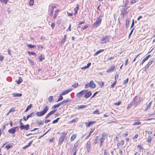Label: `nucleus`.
<instances>
[{"label": "nucleus", "mask_w": 155, "mask_h": 155, "mask_svg": "<svg viewBox=\"0 0 155 155\" xmlns=\"http://www.w3.org/2000/svg\"><path fill=\"white\" fill-rule=\"evenodd\" d=\"M91 95V91H88L87 92H86V93L84 94V97L87 98L89 97Z\"/></svg>", "instance_id": "nucleus-13"}, {"label": "nucleus", "mask_w": 155, "mask_h": 155, "mask_svg": "<svg viewBox=\"0 0 155 155\" xmlns=\"http://www.w3.org/2000/svg\"><path fill=\"white\" fill-rule=\"evenodd\" d=\"M15 111V110L14 108H11L9 110V112H14Z\"/></svg>", "instance_id": "nucleus-59"}, {"label": "nucleus", "mask_w": 155, "mask_h": 155, "mask_svg": "<svg viewBox=\"0 0 155 155\" xmlns=\"http://www.w3.org/2000/svg\"><path fill=\"white\" fill-rule=\"evenodd\" d=\"M101 19L100 18V17H99L96 19V21L94 24V26H97L101 22Z\"/></svg>", "instance_id": "nucleus-5"}, {"label": "nucleus", "mask_w": 155, "mask_h": 155, "mask_svg": "<svg viewBox=\"0 0 155 155\" xmlns=\"http://www.w3.org/2000/svg\"><path fill=\"white\" fill-rule=\"evenodd\" d=\"M64 140V139L60 137L58 140L59 144L60 145H61V144L63 142Z\"/></svg>", "instance_id": "nucleus-23"}, {"label": "nucleus", "mask_w": 155, "mask_h": 155, "mask_svg": "<svg viewBox=\"0 0 155 155\" xmlns=\"http://www.w3.org/2000/svg\"><path fill=\"white\" fill-rule=\"evenodd\" d=\"M78 83L76 84H75L74 85H72V86L73 87H74V88L77 87L78 86Z\"/></svg>", "instance_id": "nucleus-62"}, {"label": "nucleus", "mask_w": 155, "mask_h": 155, "mask_svg": "<svg viewBox=\"0 0 155 155\" xmlns=\"http://www.w3.org/2000/svg\"><path fill=\"white\" fill-rule=\"evenodd\" d=\"M65 41V38H63L61 42V45L63 44L64 42Z\"/></svg>", "instance_id": "nucleus-55"}, {"label": "nucleus", "mask_w": 155, "mask_h": 155, "mask_svg": "<svg viewBox=\"0 0 155 155\" xmlns=\"http://www.w3.org/2000/svg\"><path fill=\"white\" fill-rule=\"evenodd\" d=\"M137 98V96H135L133 100L131 101V102L134 105H135V106H137L139 103V102H138L137 101L136 102V101Z\"/></svg>", "instance_id": "nucleus-10"}, {"label": "nucleus", "mask_w": 155, "mask_h": 155, "mask_svg": "<svg viewBox=\"0 0 155 155\" xmlns=\"http://www.w3.org/2000/svg\"><path fill=\"white\" fill-rule=\"evenodd\" d=\"M59 118H58L56 120H54L53 121L52 123L55 124L57 123L58 121V120L59 119Z\"/></svg>", "instance_id": "nucleus-40"}, {"label": "nucleus", "mask_w": 155, "mask_h": 155, "mask_svg": "<svg viewBox=\"0 0 155 155\" xmlns=\"http://www.w3.org/2000/svg\"><path fill=\"white\" fill-rule=\"evenodd\" d=\"M141 124V123L140 121L139 120H134V123L133 124V125L134 126L136 125H139Z\"/></svg>", "instance_id": "nucleus-14"}, {"label": "nucleus", "mask_w": 155, "mask_h": 155, "mask_svg": "<svg viewBox=\"0 0 155 155\" xmlns=\"http://www.w3.org/2000/svg\"><path fill=\"white\" fill-rule=\"evenodd\" d=\"M109 41V36H106L105 37L102 38L100 39V42L102 44H104L107 42Z\"/></svg>", "instance_id": "nucleus-4"}, {"label": "nucleus", "mask_w": 155, "mask_h": 155, "mask_svg": "<svg viewBox=\"0 0 155 155\" xmlns=\"http://www.w3.org/2000/svg\"><path fill=\"white\" fill-rule=\"evenodd\" d=\"M128 81V78H127L123 82V84H124L125 85L126 84H127Z\"/></svg>", "instance_id": "nucleus-41"}, {"label": "nucleus", "mask_w": 155, "mask_h": 155, "mask_svg": "<svg viewBox=\"0 0 155 155\" xmlns=\"http://www.w3.org/2000/svg\"><path fill=\"white\" fill-rule=\"evenodd\" d=\"M88 27V26L87 25H85L84 27H82L81 29L83 30Z\"/></svg>", "instance_id": "nucleus-51"}, {"label": "nucleus", "mask_w": 155, "mask_h": 155, "mask_svg": "<svg viewBox=\"0 0 155 155\" xmlns=\"http://www.w3.org/2000/svg\"><path fill=\"white\" fill-rule=\"evenodd\" d=\"M147 59L146 58V57L142 61L141 63L140 64V65H142L144 63V62L147 61Z\"/></svg>", "instance_id": "nucleus-42"}, {"label": "nucleus", "mask_w": 155, "mask_h": 155, "mask_svg": "<svg viewBox=\"0 0 155 155\" xmlns=\"http://www.w3.org/2000/svg\"><path fill=\"white\" fill-rule=\"evenodd\" d=\"M31 107V104L29 106H28L27 107L26 110H25V112H26L28 111L29 110V109H30Z\"/></svg>", "instance_id": "nucleus-33"}, {"label": "nucleus", "mask_w": 155, "mask_h": 155, "mask_svg": "<svg viewBox=\"0 0 155 155\" xmlns=\"http://www.w3.org/2000/svg\"><path fill=\"white\" fill-rule=\"evenodd\" d=\"M104 51V50L103 49H100L97 51L94 54V56H95L96 55H97L98 54H99V53H100L101 52H103Z\"/></svg>", "instance_id": "nucleus-18"}, {"label": "nucleus", "mask_w": 155, "mask_h": 155, "mask_svg": "<svg viewBox=\"0 0 155 155\" xmlns=\"http://www.w3.org/2000/svg\"><path fill=\"white\" fill-rule=\"evenodd\" d=\"M104 136V134H103L102 135V137H101V142L103 143L104 140V138H103V137Z\"/></svg>", "instance_id": "nucleus-61"}, {"label": "nucleus", "mask_w": 155, "mask_h": 155, "mask_svg": "<svg viewBox=\"0 0 155 155\" xmlns=\"http://www.w3.org/2000/svg\"><path fill=\"white\" fill-rule=\"evenodd\" d=\"M120 104H121V101H119L118 102L115 103V105H117V106H118L119 105H120Z\"/></svg>", "instance_id": "nucleus-58"}, {"label": "nucleus", "mask_w": 155, "mask_h": 155, "mask_svg": "<svg viewBox=\"0 0 155 155\" xmlns=\"http://www.w3.org/2000/svg\"><path fill=\"white\" fill-rule=\"evenodd\" d=\"M77 119V118H76V119H73L71 121V123H72L75 122Z\"/></svg>", "instance_id": "nucleus-60"}, {"label": "nucleus", "mask_w": 155, "mask_h": 155, "mask_svg": "<svg viewBox=\"0 0 155 155\" xmlns=\"http://www.w3.org/2000/svg\"><path fill=\"white\" fill-rule=\"evenodd\" d=\"M96 87V85L94 83L93 81L91 80L90 81L89 83L87 84L85 87V88H87L90 87L91 88H94Z\"/></svg>", "instance_id": "nucleus-2"}, {"label": "nucleus", "mask_w": 155, "mask_h": 155, "mask_svg": "<svg viewBox=\"0 0 155 155\" xmlns=\"http://www.w3.org/2000/svg\"><path fill=\"white\" fill-rule=\"evenodd\" d=\"M79 143L78 141H77L74 144V146L73 148L72 151H77V147L79 145Z\"/></svg>", "instance_id": "nucleus-8"}, {"label": "nucleus", "mask_w": 155, "mask_h": 155, "mask_svg": "<svg viewBox=\"0 0 155 155\" xmlns=\"http://www.w3.org/2000/svg\"><path fill=\"white\" fill-rule=\"evenodd\" d=\"M22 81V79L21 77H19L18 81H17V84H19Z\"/></svg>", "instance_id": "nucleus-32"}, {"label": "nucleus", "mask_w": 155, "mask_h": 155, "mask_svg": "<svg viewBox=\"0 0 155 155\" xmlns=\"http://www.w3.org/2000/svg\"><path fill=\"white\" fill-rule=\"evenodd\" d=\"M4 56H0V61H2L4 59Z\"/></svg>", "instance_id": "nucleus-56"}, {"label": "nucleus", "mask_w": 155, "mask_h": 155, "mask_svg": "<svg viewBox=\"0 0 155 155\" xmlns=\"http://www.w3.org/2000/svg\"><path fill=\"white\" fill-rule=\"evenodd\" d=\"M54 138H52L50 139L49 141L51 142H54Z\"/></svg>", "instance_id": "nucleus-64"}, {"label": "nucleus", "mask_w": 155, "mask_h": 155, "mask_svg": "<svg viewBox=\"0 0 155 155\" xmlns=\"http://www.w3.org/2000/svg\"><path fill=\"white\" fill-rule=\"evenodd\" d=\"M93 130H92L91 129V131H90L89 134L88 135V136L87 137L86 139L88 138L90 136L91 134H92V133H93Z\"/></svg>", "instance_id": "nucleus-44"}, {"label": "nucleus", "mask_w": 155, "mask_h": 155, "mask_svg": "<svg viewBox=\"0 0 155 155\" xmlns=\"http://www.w3.org/2000/svg\"><path fill=\"white\" fill-rule=\"evenodd\" d=\"M87 91V90H83L79 92L78 93L76 94V97L78 98H80L81 97L83 96L84 95L86 92Z\"/></svg>", "instance_id": "nucleus-3"}, {"label": "nucleus", "mask_w": 155, "mask_h": 155, "mask_svg": "<svg viewBox=\"0 0 155 155\" xmlns=\"http://www.w3.org/2000/svg\"><path fill=\"white\" fill-rule=\"evenodd\" d=\"M76 135L75 134H73L70 139V141H73L76 138Z\"/></svg>", "instance_id": "nucleus-21"}, {"label": "nucleus", "mask_w": 155, "mask_h": 155, "mask_svg": "<svg viewBox=\"0 0 155 155\" xmlns=\"http://www.w3.org/2000/svg\"><path fill=\"white\" fill-rule=\"evenodd\" d=\"M69 101L70 100H69V99H68L67 100H64L63 101V102H64V104H65L67 103V102H69Z\"/></svg>", "instance_id": "nucleus-49"}, {"label": "nucleus", "mask_w": 155, "mask_h": 155, "mask_svg": "<svg viewBox=\"0 0 155 155\" xmlns=\"http://www.w3.org/2000/svg\"><path fill=\"white\" fill-rule=\"evenodd\" d=\"M60 106V105H59V104H55V105H54L53 106H52V108H56L57 107H59Z\"/></svg>", "instance_id": "nucleus-39"}, {"label": "nucleus", "mask_w": 155, "mask_h": 155, "mask_svg": "<svg viewBox=\"0 0 155 155\" xmlns=\"http://www.w3.org/2000/svg\"><path fill=\"white\" fill-rule=\"evenodd\" d=\"M136 2V0H131L130 2V3L131 4H132L135 3Z\"/></svg>", "instance_id": "nucleus-63"}, {"label": "nucleus", "mask_w": 155, "mask_h": 155, "mask_svg": "<svg viewBox=\"0 0 155 155\" xmlns=\"http://www.w3.org/2000/svg\"><path fill=\"white\" fill-rule=\"evenodd\" d=\"M127 12L126 11V9L125 8H123L121 12V14L123 15H125L127 14Z\"/></svg>", "instance_id": "nucleus-22"}, {"label": "nucleus", "mask_w": 155, "mask_h": 155, "mask_svg": "<svg viewBox=\"0 0 155 155\" xmlns=\"http://www.w3.org/2000/svg\"><path fill=\"white\" fill-rule=\"evenodd\" d=\"M58 10L56 9V10H55V14H54V15L53 17V19H55L56 18L57 16L56 13L58 12Z\"/></svg>", "instance_id": "nucleus-31"}, {"label": "nucleus", "mask_w": 155, "mask_h": 155, "mask_svg": "<svg viewBox=\"0 0 155 155\" xmlns=\"http://www.w3.org/2000/svg\"><path fill=\"white\" fill-rule=\"evenodd\" d=\"M101 113L99 112V111L98 109L96 110L93 113V114H99Z\"/></svg>", "instance_id": "nucleus-29"}, {"label": "nucleus", "mask_w": 155, "mask_h": 155, "mask_svg": "<svg viewBox=\"0 0 155 155\" xmlns=\"http://www.w3.org/2000/svg\"><path fill=\"white\" fill-rule=\"evenodd\" d=\"M53 100V97L52 96H50L48 98V101L50 102H51Z\"/></svg>", "instance_id": "nucleus-35"}, {"label": "nucleus", "mask_w": 155, "mask_h": 155, "mask_svg": "<svg viewBox=\"0 0 155 155\" xmlns=\"http://www.w3.org/2000/svg\"><path fill=\"white\" fill-rule=\"evenodd\" d=\"M12 95L14 97H20L22 95V94H21L15 93H12Z\"/></svg>", "instance_id": "nucleus-16"}, {"label": "nucleus", "mask_w": 155, "mask_h": 155, "mask_svg": "<svg viewBox=\"0 0 155 155\" xmlns=\"http://www.w3.org/2000/svg\"><path fill=\"white\" fill-rule=\"evenodd\" d=\"M133 105H134V104L131 102L130 104L128 105L127 108L128 109L130 108Z\"/></svg>", "instance_id": "nucleus-47"}, {"label": "nucleus", "mask_w": 155, "mask_h": 155, "mask_svg": "<svg viewBox=\"0 0 155 155\" xmlns=\"http://www.w3.org/2000/svg\"><path fill=\"white\" fill-rule=\"evenodd\" d=\"M154 61V60L153 59L151 60L150 62H149L146 65V66L145 67V69H148L150 65Z\"/></svg>", "instance_id": "nucleus-12"}, {"label": "nucleus", "mask_w": 155, "mask_h": 155, "mask_svg": "<svg viewBox=\"0 0 155 155\" xmlns=\"http://www.w3.org/2000/svg\"><path fill=\"white\" fill-rule=\"evenodd\" d=\"M86 148L88 152H90L91 150V143L90 141H87V143Z\"/></svg>", "instance_id": "nucleus-9"}, {"label": "nucleus", "mask_w": 155, "mask_h": 155, "mask_svg": "<svg viewBox=\"0 0 155 155\" xmlns=\"http://www.w3.org/2000/svg\"><path fill=\"white\" fill-rule=\"evenodd\" d=\"M133 105H134V104L131 102L130 104L128 105L127 108L128 109L130 108Z\"/></svg>", "instance_id": "nucleus-46"}, {"label": "nucleus", "mask_w": 155, "mask_h": 155, "mask_svg": "<svg viewBox=\"0 0 155 155\" xmlns=\"http://www.w3.org/2000/svg\"><path fill=\"white\" fill-rule=\"evenodd\" d=\"M27 46L29 48H32L35 47V45L30 44H27Z\"/></svg>", "instance_id": "nucleus-28"}, {"label": "nucleus", "mask_w": 155, "mask_h": 155, "mask_svg": "<svg viewBox=\"0 0 155 155\" xmlns=\"http://www.w3.org/2000/svg\"><path fill=\"white\" fill-rule=\"evenodd\" d=\"M25 126V125H24L23 124L22 125H20V129L22 130L23 129H26Z\"/></svg>", "instance_id": "nucleus-27"}, {"label": "nucleus", "mask_w": 155, "mask_h": 155, "mask_svg": "<svg viewBox=\"0 0 155 155\" xmlns=\"http://www.w3.org/2000/svg\"><path fill=\"white\" fill-rule=\"evenodd\" d=\"M72 88H70L68 90H67L66 91H63L61 93V95H64L67 94H68L69 92L71 91L72 90Z\"/></svg>", "instance_id": "nucleus-11"}, {"label": "nucleus", "mask_w": 155, "mask_h": 155, "mask_svg": "<svg viewBox=\"0 0 155 155\" xmlns=\"http://www.w3.org/2000/svg\"><path fill=\"white\" fill-rule=\"evenodd\" d=\"M152 137H151L150 136H149L148 138V142L149 143L152 140Z\"/></svg>", "instance_id": "nucleus-38"}, {"label": "nucleus", "mask_w": 155, "mask_h": 155, "mask_svg": "<svg viewBox=\"0 0 155 155\" xmlns=\"http://www.w3.org/2000/svg\"><path fill=\"white\" fill-rule=\"evenodd\" d=\"M96 123L95 121H93L89 122L88 124H87V125H86L87 127H89L91 125L95 124Z\"/></svg>", "instance_id": "nucleus-19"}, {"label": "nucleus", "mask_w": 155, "mask_h": 155, "mask_svg": "<svg viewBox=\"0 0 155 155\" xmlns=\"http://www.w3.org/2000/svg\"><path fill=\"white\" fill-rule=\"evenodd\" d=\"M25 126H26L25 127H26V130H28L29 128V125L28 124H27V125H25Z\"/></svg>", "instance_id": "nucleus-57"}, {"label": "nucleus", "mask_w": 155, "mask_h": 155, "mask_svg": "<svg viewBox=\"0 0 155 155\" xmlns=\"http://www.w3.org/2000/svg\"><path fill=\"white\" fill-rule=\"evenodd\" d=\"M53 6H52L51 7V10L50 11V15L51 16H52V15H53Z\"/></svg>", "instance_id": "nucleus-30"}, {"label": "nucleus", "mask_w": 155, "mask_h": 155, "mask_svg": "<svg viewBox=\"0 0 155 155\" xmlns=\"http://www.w3.org/2000/svg\"><path fill=\"white\" fill-rule=\"evenodd\" d=\"M87 106V105H81L77 107L78 109H80L82 108H84Z\"/></svg>", "instance_id": "nucleus-25"}, {"label": "nucleus", "mask_w": 155, "mask_h": 155, "mask_svg": "<svg viewBox=\"0 0 155 155\" xmlns=\"http://www.w3.org/2000/svg\"><path fill=\"white\" fill-rule=\"evenodd\" d=\"M55 26V23L54 22H52L51 25V26L53 29Z\"/></svg>", "instance_id": "nucleus-52"}, {"label": "nucleus", "mask_w": 155, "mask_h": 155, "mask_svg": "<svg viewBox=\"0 0 155 155\" xmlns=\"http://www.w3.org/2000/svg\"><path fill=\"white\" fill-rule=\"evenodd\" d=\"M152 101H150V102L147 105V107L146 109H145V111H146L150 108L151 107V105L152 104Z\"/></svg>", "instance_id": "nucleus-17"}, {"label": "nucleus", "mask_w": 155, "mask_h": 155, "mask_svg": "<svg viewBox=\"0 0 155 155\" xmlns=\"http://www.w3.org/2000/svg\"><path fill=\"white\" fill-rule=\"evenodd\" d=\"M35 115V113L34 112H32L30 114L27 116L26 118L25 117H23V118L25 121H27L29 118L32 117V116H34Z\"/></svg>", "instance_id": "nucleus-7"}, {"label": "nucleus", "mask_w": 155, "mask_h": 155, "mask_svg": "<svg viewBox=\"0 0 155 155\" xmlns=\"http://www.w3.org/2000/svg\"><path fill=\"white\" fill-rule=\"evenodd\" d=\"M18 127H12L8 130V132L11 134H14L16 131V129L18 128Z\"/></svg>", "instance_id": "nucleus-6"}, {"label": "nucleus", "mask_w": 155, "mask_h": 155, "mask_svg": "<svg viewBox=\"0 0 155 155\" xmlns=\"http://www.w3.org/2000/svg\"><path fill=\"white\" fill-rule=\"evenodd\" d=\"M12 147V146H11L8 144V145H7L6 146H5V148H6L7 150H8L10 148H11Z\"/></svg>", "instance_id": "nucleus-45"}, {"label": "nucleus", "mask_w": 155, "mask_h": 155, "mask_svg": "<svg viewBox=\"0 0 155 155\" xmlns=\"http://www.w3.org/2000/svg\"><path fill=\"white\" fill-rule=\"evenodd\" d=\"M56 110H53L50 111L48 114L50 116L51 115L54 114L56 111Z\"/></svg>", "instance_id": "nucleus-36"}, {"label": "nucleus", "mask_w": 155, "mask_h": 155, "mask_svg": "<svg viewBox=\"0 0 155 155\" xmlns=\"http://www.w3.org/2000/svg\"><path fill=\"white\" fill-rule=\"evenodd\" d=\"M51 129H49L48 130L45 134H44L43 135L41 136H40L38 138V139H39L41 138L42 137H43L46 134H47V133L49 131V130Z\"/></svg>", "instance_id": "nucleus-48"}, {"label": "nucleus", "mask_w": 155, "mask_h": 155, "mask_svg": "<svg viewBox=\"0 0 155 155\" xmlns=\"http://www.w3.org/2000/svg\"><path fill=\"white\" fill-rule=\"evenodd\" d=\"M1 1L4 3L5 4H7L8 0H0Z\"/></svg>", "instance_id": "nucleus-50"}, {"label": "nucleus", "mask_w": 155, "mask_h": 155, "mask_svg": "<svg viewBox=\"0 0 155 155\" xmlns=\"http://www.w3.org/2000/svg\"><path fill=\"white\" fill-rule=\"evenodd\" d=\"M28 53L29 54H34L35 55V53H34L33 52L28 51Z\"/></svg>", "instance_id": "nucleus-54"}, {"label": "nucleus", "mask_w": 155, "mask_h": 155, "mask_svg": "<svg viewBox=\"0 0 155 155\" xmlns=\"http://www.w3.org/2000/svg\"><path fill=\"white\" fill-rule=\"evenodd\" d=\"M62 95H61V94H60L59 97V98H58V100L57 102L59 101H60L62 100L63 99V97L62 96Z\"/></svg>", "instance_id": "nucleus-37"}, {"label": "nucleus", "mask_w": 155, "mask_h": 155, "mask_svg": "<svg viewBox=\"0 0 155 155\" xmlns=\"http://www.w3.org/2000/svg\"><path fill=\"white\" fill-rule=\"evenodd\" d=\"M67 134V133L65 132H64L62 133L61 134V136L60 137L64 139Z\"/></svg>", "instance_id": "nucleus-20"}, {"label": "nucleus", "mask_w": 155, "mask_h": 155, "mask_svg": "<svg viewBox=\"0 0 155 155\" xmlns=\"http://www.w3.org/2000/svg\"><path fill=\"white\" fill-rule=\"evenodd\" d=\"M37 122L40 125L43 124V122L42 121H37Z\"/></svg>", "instance_id": "nucleus-53"}, {"label": "nucleus", "mask_w": 155, "mask_h": 155, "mask_svg": "<svg viewBox=\"0 0 155 155\" xmlns=\"http://www.w3.org/2000/svg\"><path fill=\"white\" fill-rule=\"evenodd\" d=\"M79 9V6L78 5H77V6L76 8H74V14L75 15L77 13V11H78V10Z\"/></svg>", "instance_id": "nucleus-24"}, {"label": "nucleus", "mask_w": 155, "mask_h": 155, "mask_svg": "<svg viewBox=\"0 0 155 155\" xmlns=\"http://www.w3.org/2000/svg\"><path fill=\"white\" fill-rule=\"evenodd\" d=\"M116 84V81H115L114 83H113L111 85L110 87L111 88H113L114 86Z\"/></svg>", "instance_id": "nucleus-43"}, {"label": "nucleus", "mask_w": 155, "mask_h": 155, "mask_svg": "<svg viewBox=\"0 0 155 155\" xmlns=\"http://www.w3.org/2000/svg\"><path fill=\"white\" fill-rule=\"evenodd\" d=\"M49 109V107L47 106H45L43 110L40 112L36 113V114L38 117L42 116L45 114Z\"/></svg>", "instance_id": "nucleus-1"}, {"label": "nucleus", "mask_w": 155, "mask_h": 155, "mask_svg": "<svg viewBox=\"0 0 155 155\" xmlns=\"http://www.w3.org/2000/svg\"><path fill=\"white\" fill-rule=\"evenodd\" d=\"M114 69V66H112L110 68L108 69L107 71L106 72L110 73L112 72Z\"/></svg>", "instance_id": "nucleus-15"}, {"label": "nucleus", "mask_w": 155, "mask_h": 155, "mask_svg": "<svg viewBox=\"0 0 155 155\" xmlns=\"http://www.w3.org/2000/svg\"><path fill=\"white\" fill-rule=\"evenodd\" d=\"M129 23V20L128 18H127L126 19V26L127 27H128Z\"/></svg>", "instance_id": "nucleus-26"}, {"label": "nucleus", "mask_w": 155, "mask_h": 155, "mask_svg": "<svg viewBox=\"0 0 155 155\" xmlns=\"http://www.w3.org/2000/svg\"><path fill=\"white\" fill-rule=\"evenodd\" d=\"M29 4L30 6L34 4V0H30V1L29 2Z\"/></svg>", "instance_id": "nucleus-34"}]
</instances>
